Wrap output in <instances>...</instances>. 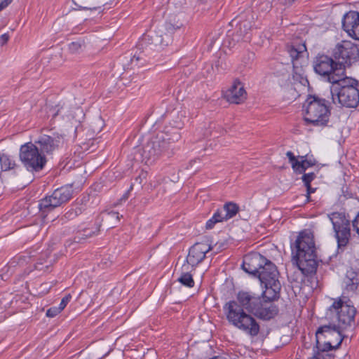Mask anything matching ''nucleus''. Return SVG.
I'll return each mask as SVG.
<instances>
[{
    "label": "nucleus",
    "instance_id": "473e14b6",
    "mask_svg": "<svg viewBox=\"0 0 359 359\" xmlns=\"http://www.w3.org/2000/svg\"><path fill=\"white\" fill-rule=\"evenodd\" d=\"M316 177L314 172L304 173L302 177L304 185L311 184V182Z\"/></svg>",
    "mask_w": 359,
    "mask_h": 359
},
{
    "label": "nucleus",
    "instance_id": "a211bd4d",
    "mask_svg": "<svg viewBox=\"0 0 359 359\" xmlns=\"http://www.w3.org/2000/svg\"><path fill=\"white\" fill-rule=\"evenodd\" d=\"M62 204L57 196V194H55L53 191L51 195L47 196L39 201V209L41 216L46 219L49 212Z\"/></svg>",
    "mask_w": 359,
    "mask_h": 359
},
{
    "label": "nucleus",
    "instance_id": "79ce46f5",
    "mask_svg": "<svg viewBox=\"0 0 359 359\" xmlns=\"http://www.w3.org/2000/svg\"><path fill=\"white\" fill-rule=\"evenodd\" d=\"M140 56H137V55H134L132 58H131V63L132 64H134L135 63L136 65L137 64L138 61L140 60Z\"/></svg>",
    "mask_w": 359,
    "mask_h": 359
},
{
    "label": "nucleus",
    "instance_id": "7c9ffc66",
    "mask_svg": "<svg viewBox=\"0 0 359 359\" xmlns=\"http://www.w3.org/2000/svg\"><path fill=\"white\" fill-rule=\"evenodd\" d=\"M272 7L271 3L269 0L261 2L258 6V11L261 13L269 12Z\"/></svg>",
    "mask_w": 359,
    "mask_h": 359
},
{
    "label": "nucleus",
    "instance_id": "6e6552de",
    "mask_svg": "<svg viewBox=\"0 0 359 359\" xmlns=\"http://www.w3.org/2000/svg\"><path fill=\"white\" fill-rule=\"evenodd\" d=\"M312 66L314 72L320 79L332 85L346 72L339 69L332 55L318 53L313 59Z\"/></svg>",
    "mask_w": 359,
    "mask_h": 359
},
{
    "label": "nucleus",
    "instance_id": "1a4fd4ad",
    "mask_svg": "<svg viewBox=\"0 0 359 359\" xmlns=\"http://www.w3.org/2000/svg\"><path fill=\"white\" fill-rule=\"evenodd\" d=\"M344 330L329 320L327 325L320 326L316 332V348L337 349L341 345L345 335Z\"/></svg>",
    "mask_w": 359,
    "mask_h": 359
},
{
    "label": "nucleus",
    "instance_id": "b1692460",
    "mask_svg": "<svg viewBox=\"0 0 359 359\" xmlns=\"http://www.w3.org/2000/svg\"><path fill=\"white\" fill-rule=\"evenodd\" d=\"M54 193L57 194V196L60 198V201L64 204L68 202L72 198L74 191L72 185H65L56 189L54 191Z\"/></svg>",
    "mask_w": 359,
    "mask_h": 359
},
{
    "label": "nucleus",
    "instance_id": "cd10ccee",
    "mask_svg": "<svg viewBox=\"0 0 359 359\" xmlns=\"http://www.w3.org/2000/svg\"><path fill=\"white\" fill-rule=\"evenodd\" d=\"M100 231V226L97 225L94 230L90 229L89 228L84 229L78 233V235L75 237L79 242L82 238H87L97 234Z\"/></svg>",
    "mask_w": 359,
    "mask_h": 359
},
{
    "label": "nucleus",
    "instance_id": "2f4dec72",
    "mask_svg": "<svg viewBox=\"0 0 359 359\" xmlns=\"http://www.w3.org/2000/svg\"><path fill=\"white\" fill-rule=\"evenodd\" d=\"M83 43L81 41H73L69 44V50L72 53H76L82 48Z\"/></svg>",
    "mask_w": 359,
    "mask_h": 359
},
{
    "label": "nucleus",
    "instance_id": "6ab92c4d",
    "mask_svg": "<svg viewBox=\"0 0 359 359\" xmlns=\"http://www.w3.org/2000/svg\"><path fill=\"white\" fill-rule=\"evenodd\" d=\"M246 91L240 81H234L231 87L226 92L225 97L230 103L241 104L246 99Z\"/></svg>",
    "mask_w": 359,
    "mask_h": 359
},
{
    "label": "nucleus",
    "instance_id": "4468645a",
    "mask_svg": "<svg viewBox=\"0 0 359 359\" xmlns=\"http://www.w3.org/2000/svg\"><path fill=\"white\" fill-rule=\"evenodd\" d=\"M180 26H175L170 22H165L157 31L150 36L151 43L156 46H167L172 41V34L175 31L180 29Z\"/></svg>",
    "mask_w": 359,
    "mask_h": 359
},
{
    "label": "nucleus",
    "instance_id": "09e8293b",
    "mask_svg": "<svg viewBox=\"0 0 359 359\" xmlns=\"http://www.w3.org/2000/svg\"><path fill=\"white\" fill-rule=\"evenodd\" d=\"M84 8V9H88V8H86V7H85V8ZM89 9H92V8H90ZM93 9H96V8H95V7H93Z\"/></svg>",
    "mask_w": 359,
    "mask_h": 359
},
{
    "label": "nucleus",
    "instance_id": "7ed1b4c3",
    "mask_svg": "<svg viewBox=\"0 0 359 359\" xmlns=\"http://www.w3.org/2000/svg\"><path fill=\"white\" fill-rule=\"evenodd\" d=\"M291 248L292 262L302 273L309 275L316 273L318 262L312 233L308 230L300 232Z\"/></svg>",
    "mask_w": 359,
    "mask_h": 359
},
{
    "label": "nucleus",
    "instance_id": "39448f33",
    "mask_svg": "<svg viewBox=\"0 0 359 359\" xmlns=\"http://www.w3.org/2000/svg\"><path fill=\"white\" fill-rule=\"evenodd\" d=\"M181 137L177 129L172 131L160 132L152 137L142 148V160L146 163H152L158 159L161 155L168 156L172 154L170 149L172 144L177 142Z\"/></svg>",
    "mask_w": 359,
    "mask_h": 359
},
{
    "label": "nucleus",
    "instance_id": "f3484780",
    "mask_svg": "<svg viewBox=\"0 0 359 359\" xmlns=\"http://www.w3.org/2000/svg\"><path fill=\"white\" fill-rule=\"evenodd\" d=\"M212 249L210 245L207 242H198L195 243L189 251L187 257V262L192 266H195L201 263L205 255Z\"/></svg>",
    "mask_w": 359,
    "mask_h": 359
},
{
    "label": "nucleus",
    "instance_id": "aec40b11",
    "mask_svg": "<svg viewBox=\"0 0 359 359\" xmlns=\"http://www.w3.org/2000/svg\"><path fill=\"white\" fill-rule=\"evenodd\" d=\"M287 50L291 57L294 67H297L300 63L299 60L308 56L307 49L305 42L297 43L294 42L287 44Z\"/></svg>",
    "mask_w": 359,
    "mask_h": 359
},
{
    "label": "nucleus",
    "instance_id": "ea45409f",
    "mask_svg": "<svg viewBox=\"0 0 359 359\" xmlns=\"http://www.w3.org/2000/svg\"><path fill=\"white\" fill-rule=\"evenodd\" d=\"M305 187H306L307 198H308V200H309L310 194L312 193H314L316 191V189L311 187V184L305 185Z\"/></svg>",
    "mask_w": 359,
    "mask_h": 359
},
{
    "label": "nucleus",
    "instance_id": "4be33fe9",
    "mask_svg": "<svg viewBox=\"0 0 359 359\" xmlns=\"http://www.w3.org/2000/svg\"><path fill=\"white\" fill-rule=\"evenodd\" d=\"M345 289L348 292H353L359 289V271L353 269L347 271L344 279Z\"/></svg>",
    "mask_w": 359,
    "mask_h": 359
},
{
    "label": "nucleus",
    "instance_id": "ddd939ff",
    "mask_svg": "<svg viewBox=\"0 0 359 359\" xmlns=\"http://www.w3.org/2000/svg\"><path fill=\"white\" fill-rule=\"evenodd\" d=\"M34 143L45 156L53 155L63 145V136L57 133L41 135Z\"/></svg>",
    "mask_w": 359,
    "mask_h": 359
},
{
    "label": "nucleus",
    "instance_id": "58836bf2",
    "mask_svg": "<svg viewBox=\"0 0 359 359\" xmlns=\"http://www.w3.org/2000/svg\"><path fill=\"white\" fill-rule=\"evenodd\" d=\"M13 0H0V11L7 7Z\"/></svg>",
    "mask_w": 359,
    "mask_h": 359
},
{
    "label": "nucleus",
    "instance_id": "a18cd8bd",
    "mask_svg": "<svg viewBox=\"0 0 359 359\" xmlns=\"http://www.w3.org/2000/svg\"><path fill=\"white\" fill-rule=\"evenodd\" d=\"M128 192H129V191L126 192V193L123 196V197L121 198V200H125V201H126V200L128 198Z\"/></svg>",
    "mask_w": 359,
    "mask_h": 359
},
{
    "label": "nucleus",
    "instance_id": "37998d69",
    "mask_svg": "<svg viewBox=\"0 0 359 359\" xmlns=\"http://www.w3.org/2000/svg\"><path fill=\"white\" fill-rule=\"evenodd\" d=\"M109 215L111 216V217H116V218L118 220L119 219V215L118 212H109Z\"/></svg>",
    "mask_w": 359,
    "mask_h": 359
},
{
    "label": "nucleus",
    "instance_id": "423d86ee",
    "mask_svg": "<svg viewBox=\"0 0 359 359\" xmlns=\"http://www.w3.org/2000/svg\"><path fill=\"white\" fill-rule=\"evenodd\" d=\"M357 309L350 304V300L341 298L334 299L327 309L325 318L344 331L353 330L358 323L356 321Z\"/></svg>",
    "mask_w": 359,
    "mask_h": 359
},
{
    "label": "nucleus",
    "instance_id": "f257e3e1",
    "mask_svg": "<svg viewBox=\"0 0 359 359\" xmlns=\"http://www.w3.org/2000/svg\"><path fill=\"white\" fill-rule=\"evenodd\" d=\"M280 298V293L269 297L266 293H238L236 300L229 301L224 306L228 322L251 337L258 335L260 327L256 319L245 309L263 320L274 318L279 312L273 302Z\"/></svg>",
    "mask_w": 359,
    "mask_h": 359
},
{
    "label": "nucleus",
    "instance_id": "f03ea898",
    "mask_svg": "<svg viewBox=\"0 0 359 359\" xmlns=\"http://www.w3.org/2000/svg\"><path fill=\"white\" fill-rule=\"evenodd\" d=\"M241 267L246 273L257 277L262 288L272 292L280 291L279 273L276 265L261 254L251 252L245 255Z\"/></svg>",
    "mask_w": 359,
    "mask_h": 359
},
{
    "label": "nucleus",
    "instance_id": "de8ad7c7",
    "mask_svg": "<svg viewBox=\"0 0 359 359\" xmlns=\"http://www.w3.org/2000/svg\"><path fill=\"white\" fill-rule=\"evenodd\" d=\"M196 160L191 161L190 162V164H191V165H192V163H196Z\"/></svg>",
    "mask_w": 359,
    "mask_h": 359
},
{
    "label": "nucleus",
    "instance_id": "f8f14e48",
    "mask_svg": "<svg viewBox=\"0 0 359 359\" xmlns=\"http://www.w3.org/2000/svg\"><path fill=\"white\" fill-rule=\"evenodd\" d=\"M339 248L346 246L351 238L350 219L344 212H334L328 215Z\"/></svg>",
    "mask_w": 359,
    "mask_h": 359
},
{
    "label": "nucleus",
    "instance_id": "bb28decb",
    "mask_svg": "<svg viewBox=\"0 0 359 359\" xmlns=\"http://www.w3.org/2000/svg\"><path fill=\"white\" fill-rule=\"evenodd\" d=\"M331 349L324 348H314V354L309 359H334V355L330 353L328 351Z\"/></svg>",
    "mask_w": 359,
    "mask_h": 359
},
{
    "label": "nucleus",
    "instance_id": "a19ab883",
    "mask_svg": "<svg viewBox=\"0 0 359 359\" xmlns=\"http://www.w3.org/2000/svg\"><path fill=\"white\" fill-rule=\"evenodd\" d=\"M283 5H291L295 0H278Z\"/></svg>",
    "mask_w": 359,
    "mask_h": 359
},
{
    "label": "nucleus",
    "instance_id": "a878e982",
    "mask_svg": "<svg viewBox=\"0 0 359 359\" xmlns=\"http://www.w3.org/2000/svg\"><path fill=\"white\" fill-rule=\"evenodd\" d=\"M222 222H224V219L222 217V210L217 209L212 217L207 221L205 228L207 229H212L217 223Z\"/></svg>",
    "mask_w": 359,
    "mask_h": 359
},
{
    "label": "nucleus",
    "instance_id": "393cba45",
    "mask_svg": "<svg viewBox=\"0 0 359 359\" xmlns=\"http://www.w3.org/2000/svg\"><path fill=\"white\" fill-rule=\"evenodd\" d=\"M0 164L1 170L7 171L13 170L18 165L15 163L14 158L7 154L0 152Z\"/></svg>",
    "mask_w": 359,
    "mask_h": 359
},
{
    "label": "nucleus",
    "instance_id": "9b49d317",
    "mask_svg": "<svg viewBox=\"0 0 359 359\" xmlns=\"http://www.w3.org/2000/svg\"><path fill=\"white\" fill-rule=\"evenodd\" d=\"M332 55L338 64L339 69L346 72L353 63L359 59V45L350 41H342L337 43L332 50Z\"/></svg>",
    "mask_w": 359,
    "mask_h": 359
},
{
    "label": "nucleus",
    "instance_id": "0eeeda50",
    "mask_svg": "<svg viewBox=\"0 0 359 359\" xmlns=\"http://www.w3.org/2000/svg\"><path fill=\"white\" fill-rule=\"evenodd\" d=\"M329 102L316 95H309L304 104V120L307 125L325 127L327 125L331 111Z\"/></svg>",
    "mask_w": 359,
    "mask_h": 359
},
{
    "label": "nucleus",
    "instance_id": "dca6fc26",
    "mask_svg": "<svg viewBox=\"0 0 359 359\" xmlns=\"http://www.w3.org/2000/svg\"><path fill=\"white\" fill-rule=\"evenodd\" d=\"M286 156L289 159L292 168L297 174H303L309 168L313 167L317 163L316 159L307 158L308 155L296 157L291 151H288L286 153Z\"/></svg>",
    "mask_w": 359,
    "mask_h": 359
},
{
    "label": "nucleus",
    "instance_id": "5701e85b",
    "mask_svg": "<svg viewBox=\"0 0 359 359\" xmlns=\"http://www.w3.org/2000/svg\"><path fill=\"white\" fill-rule=\"evenodd\" d=\"M240 208L238 204L233 202H226L222 210V217L224 221H227L236 215Z\"/></svg>",
    "mask_w": 359,
    "mask_h": 359
},
{
    "label": "nucleus",
    "instance_id": "c756f323",
    "mask_svg": "<svg viewBox=\"0 0 359 359\" xmlns=\"http://www.w3.org/2000/svg\"><path fill=\"white\" fill-rule=\"evenodd\" d=\"M178 281L181 284H182V285H184L185 286H187L189 287H191L194 285V281L193 280V278H192L191 275L188 273L182 274L178 278Z\"/></svg>",
    "mask_w": 359,
    "mask_h": 359
},
{
    "label": "nucleus",
    "instance_id": "f704fd0d",
    "mask_svg": "<svg viewBox=\"0 0 359 359\" xmlns=\"http://www.w3.org/2000/svg\"><path fill=\"white\" fill-rule=\"evenodd\" d=\"M234 290V285L233 283V279L226 278L223 285L222 291L224 292H231Z\"/></svg>",
    "mask_w": 359,
    "mask_h": 359
},
{
    "label": "nucleus",
    "instance_id": "2eb2a0df",
    "mask_svg": "<svg viewBox=\"0 0 359 359\" xmlns=\"http://www.w3.org/2000/svg\"><path fill=\"white\" fill-rule=\"evenodd\" d=\"M343 29L351 38L359 41V12L351 11L342 19Z\"/></svg>",
    "mask_w": 359,
    "mask_h": 359
},
{
    "label": "nucleus",
    "instance_id": "9d476101",
    "mask_svg": "<svg viewBox=\"0 0 359 359\" xmlns=\"http://www.w3.org/2000/svg\"><path fill=\"white\" fill-rule=\"evenodd\" d=\"M19 157L24 167L32 172L42 170L47 163L46 157L32 142L25 143L20 147Z\"/></svg>",
    "mask_w": 359,
    "mask_h": 359
},
{
    "label": "nucleus",
    "instance_id": "49530a36",
    "mask_svg": "<svg viewBox=\"0 0 359 359\" xmlns=\"http://www.w3.org/2000/svg\"><path fill=\"white\" fill-rule=\"evenodd\" d=\"M67 288L66 287H58L57 290H62V292H64Z\"/></svg>",
    "mask_w": 359,
    "mask_h": 359
},
{
    "label": "nucleus",
    "instance_id": "c03bdc74",
    "mask_svg": "<svg viewBox=\"0 0 359 359\" xmlns=\"http://www.w3.org/2000/svg\"><path fill=\"white\" fill-rule=\"evenodd\" d=\"M47 285H48V283H43L41 285V287H43V289H42L43 290H50L52 289L51 287L47 288Z\"/></svg>",
    "mask_w": 359,
    "mask_h": 359
},
{
    "label": "nucleus",
    "instance_id": "20e7f679",
    "mask_svg": "<svg viewBox=\"0 0 359 359\" xmlns=\"http://www.w3.org/2000/svg\"><path fill=\"white\" fill-rule=\"evenodd\" d=\"M332 102L346 108L359 104V81L348 76L346 72L330 86Z\"/></svg>",
    "mask_w": 359,
    "mask_h": 359
},
{
    "label": "nucleus",
    "instance_id": "72a5a7b5",
    "mask_svg": "<svg viewBox=\"0 0 359 359\" xmlns=\"http://www.w3.org/2000/svg\"><path fill=\"white\" fill-rule=\"evenodd\" d=\"M62 311L59 306H53L48 309L46 311V316L49 318H53L59 314Z\"/></svg>",
    "mask_w": 359,
    "mask_h": 359
},
{
    "label": "nucleus",
    "instance_id": "4c0bfd02",
    "mask_svg": "<svg viewBox=\"0 0 359 359\" xmlns=\"http://www.w3.org/2000/svg\"><path fill=\"white\" fill-rule=\"evenodd\" d=\"M9 39V35L8 33H5L0 36V45L2 46L5 45Z\"/></svg>",
    "mask_w": 359,
    "mask_h": 359
},
{
    "label": "nucleus",
    "instance_id": "412c9836",
    "mask_svg": "<svg viewBox=\"0 0 359 359\" xmlns=\"http://www.w3.org/2000/svg\"><path fill=\"white\" fill-rule=\"evenodd\" d=\"M252 27V22L249 20L240 21L233 34V40L236 42L240 41H248L250 39V31Z\"/></svg>",
    "mask_w": 359,
    "mask_h": 359
},
{
    "label": "nucleus",
    "instance_id": "c85d7f7f",
    "mask_svg": "<svg viewBox=\"0 0 359 359\" xmlns=\"http://www.w3.org/2000/svg\"><path fill=\"white\" fill-rule=\"evenodd\" d=\"M82 213V208L78 205L72 206L64 215L65 219L68 220L74 219L78 215Z\"/></svg>",
    "mask_w": 359,
    "mask_h": 359
},
{
    "label": "nucleus",
    "instance_id": "e433bc0d",
    "mask_svg": "<svg viewBox=\"0 0 359 359\" xmlns=\"http://www.w3.org/2000/svg\"><path fill=\"white\" fill-rule=\"evenodd\" d=\"M72 297L70 295V294L69 293L67 295H66L65 297H64L62 300H61V302L60 304V305L58 306L61 310L62 311L65 306H67V304H68V302L70 301Z\"/></svg>",
    "mask_w": 359,
    "mask_h": 359
},
{
    "label": "nucleus",
    "instance_id": "c9c22d12",
    "mask_svg": "<svg viewBox=\"0 0 359 359\" xmlns=\"http://www.w3.org/2000/svg\"><path fill=\"white\" fill-rule=\"evenodd\" d=\"M351 222L353 231L356 232L359 237V212Z\"/></svg>",
    "mask_w": 359,
    "mask_h": 359
}]
</instances>
